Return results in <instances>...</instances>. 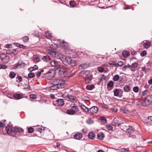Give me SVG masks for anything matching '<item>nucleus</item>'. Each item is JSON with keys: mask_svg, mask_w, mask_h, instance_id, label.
I'll list each match as a JSON object with an SVG mask.
<instances>
[{"mask_svg": "<svg viewBox=\"0 0 152 152\" xmlns=\"http://www.w3.org/2000/svg\"><path fill=\"white\" fill-rule=\"evenodd\" d=\"M42 77L47 79L50 80L54 77L55 76V71L51 69L49 70L46 73L42 74Z\"/></svg>", "mask_w": 152, "mask_h": 152, "instance_id": "obj_1", "label": "nucleus"}, {"mask_svg": "<svg viewBox=\"0 0 152 152\" xmlns=\"http://www.w3.org/2000/svg\"><path fill=\"white\" fill-rule=\"evenodd\" d=\"M79 109L77 106L74 105L71 107V109L66 110V113L69 115H74L78 113Z\"/></svg>", "mask_w": 152, "mask_h": 152, "instance_id": "obj_2", "label": "nucleus"}, {"mask_svg": "<svg viewBox=\"0 0 152 152\" xmlns=\"http://www.w3.org/2000/svg\"><path fill=\"white\" fill-rule=\"evenodd\" d=\"M53 82L59 88H64L65 85V81L62 79H58L54 80Z\"/></svg>", "mask_w": 152, "mask_h": 152, "instance_id": "obj_3", "label": "nucleus"}, {"mask_svg": "<svg viewBox=\"0 0 152 152\" xmlns=\"http://www.w3.org/2000/svg\"><path fill=\"white\" fill-rule=\"evenodd\" d=\"M0 59L2 63L6 64L9 61L10 57L6 54L1 53H0Z\"/></svg>", "mask_w": 152, "mask_h": 152, "instance_id": "obj_4", "label": "nucleus"}, {"mask_svg": "<svg viewBox=\"0 0 152 152\" xmlns=\"http://www.w3.org/2000/svg\"><path fill=\"white\" fill-rule=\"evenodd\" d=\"M64 64L67 65L70 64L72 66H75L77 65V63L74 60H72L69 57H66L63 63Z\"/></svg>", "mask_w": 152, "mask_h": 152, "instance_id": "obj_5", "label": "nucleus"}, {"mask_svg": "<svg viewBox=\"0 0 152 152\" xmlns=\"http://www.w3.org/2000/svg\"><path fill=\"white\" fill-rule=\"evenodd\" d=\"M152 103V95H149L147 96L144 101L143 104H145V106H147Z\"/></svg>", "mask_w": 152, "mask_h": 152, "instance_id": "obj_6", "label": "nucleus"}, {"mask_svg": "<svg viewBox=\"0 0 152 152\" xmlns=\"http://www.w3.org/2000/svg\"><path fill=\"white\" fill-rule=\"evenodd\" d=\"M66 57V56H63L59 52H56L54 58L56 59H60L64 63Z\"/></svg>", "mask_w": 152, "mask_h": 152, "instance_id": "obj_7", "label": "nucleus"}, {"mask_svg": "<svg viewBox=\"0 0 152 152\" xmlns=\"http://www.w3.org/2000/svg\"><path fill=\"white\" fill-rule=\"evenodd\" d=\"M23 131V129L21 127H13L12 130V135H20Z\"/></svg>", "mask_w": 152, "mask_h": 152, "instance_id": "obj_8", "label": "nucleus"}, {"mask_svg": "<svg viewBox=\"0 0 152 152\" xmlns=\"http://www.w3.org/2000/svg\"><path fill=\"white\" fill-rule=\"evenodd\" d=\"M60 44L62 48L66 50H69L70 48V47L68 45V44L64 41L61 42Z\"/></svg>", "mask_w": 152, "mask_h": 152, "instance_id": "obj_9", "label": "nucleus"}, {"mask_svg": "<svg viewBox=\"0 0 152 152\" xmlns=\"http://www.w3.org/2000/svg\"><path fill=\"white\" fill-rule=\"evenodd\" d=\"M24 64L21 61H20L18 62L14 66L13 69H16L18 68H20L23 67L24 66Z\"/></svg>", "mask_w": 152, "mask_h": 152, "instance_id": "obj_10", "label": "nucleus"}, {"mask_svg": "<svg viewBox=\"0 0 152 152\" xmlns=\"http://www.w3.org/2000/svg\"><path fill=\"white\" fill-rule=\"evenodd\" d=\"M13 129V128L12 126L8 125L5 128V130L7 133L11 136H12V135Z\"/></svg>", "mask_w": 152, "mask_h": 152, "instance_id": "obj_11", "label": "nucleus"}, {"mask_svg": "<svg viewBox=\"0 0 152 152\" xmlns=\"http://www.w3.org/2000/svg\"><path fill=\"white\" fill-rule=\"evenodd\" d=\"M75 139L80 140L83 137V135L81 133L79 132H76L73 135Z\"/></svg>", "mask_w": 152, "mask_h": 152, "instance_id": "obj_12", "label": "nucleus"}, {"mask_svg": "<svg viewBox=\"0 0 152 152\" xmlns=\"http://www.w3.org/2000/svg\"><path fill=\"white\" fill-rule=\"evenodd\" d=\"M56 104L58 106L62 107L64 104V102L63 99H58L55 102Z\"/></svg>", "mask_w": 152, "mask_h": 152, "instance_id": "obj_13", "label": "nucleus"}, {"mask_svg": "<svg viewBox=\"0 0 152 152\" xmlns=\"http://www.w3.org/2000/svg\"><path fill=\"white\" fill-rule=\"evenodd\" d=\"M50 64L52 66L56 67L57 69H58L60 67L62 66L58 64V63L54 60L51 61H50Z\"/></svg>", "mask_w": 152, "mask_h": 152, "instance_id": "obj_14", "label": "nucleus"}, {"mask_svg": "<svg viewBox=\"0 0 152 152\" xmlns=\"http://www.w3.org/2000/svg\"><path fill=\"white\" fill-rule=\"evenodd\" d=\"M98 110V107L96 106L92 107L89 109V112L92 114L96 113Z\"/></svg>", "mask_w": 152, "mask_h": 152, "instance_id": "obj_15", "label": "nucleus"}, {"mask_svg": "<svg viewBox=\"0 0 152 152\" xmlns=\"http://www.w3.org/2000/svg\"><path fill=\"white\" fill-rule=\"evenodd\" d=\"M143 47L145 49L149 48L151 45V43L148 41L145 40L143 42Z\"/></svg>", "mask_w": 152, "mask_h": 152, "instance_id": "obj_16", "label": "nucleus"}, {"mask_svg": "<svg viewBox=\"0 0 152 152\" xmlns=\"http://www.w3.org/2000/svg\"><path fill=\"white\" fill-rule=\"evenodd\" d=\"M123 79V78L121 77H119L118 75H116L114 76L113 78V80L115 81H118V82H121Z\"/></svg>", "mask_w": 152, "mask_h": 152, "instance_id": "obj_17", "label": "nucleus"}, {"mask_svg": "<svg viewBox=\"0 0 152 152\" xmlns=\"http://www.w3.org/2000/svg\"><path fill=\"white\" fill-rule=\"evenodd\" d=\"M114 82L112 81H110L107 84V89L108 90H110L114 86Z\"/></svg>", "mask_w": 152, "mask_h": 152, "instance_id": "obj_18", "label": "nucleus"}, {"mask_svg": "<svg viewBox=\"0 0 152 152\" xmlns=\"http://www.w3.org/2000/svg\"><path fill=\"white\" fill-rule=\"evenodd\" d=\"M59 68L60 69L59 70V75H64L65 73H66V71L68 72V69H67L66 70L64 69L61 67Z\"/></svg>", "mask_w": 152, "mask_h": 152, "instance_id": "obj_19", "label": "nucleus"}, {"mask_svg": "<svg viewBox=\"0 0 152 152\" xmlns=\"http://www.w3.org/2000/svg\"><path fill=\"white\" fill-rule=\"evenodd\" d=\"M117 118H115L113 122V124L116 126H119L121 124V122L117 120Z\"/></svg>", "mask_w": 152, "mask_h": 152, "instance_id": "obj_20", "label": "nucleus"}, {"mask_svg": "<svg viewBox=\"0 0 152 152\" xmlns=\"http://www.w3.org/2000/svg\"><path fill=\"white\" fill-rule=\"evenodd\" d=\"M128 128L124 130V131H127L128 133H132L134 131V128L131 126H128Z\"/></svg>", "mask_w": 152, "mask_h": 152, "instance_id": "obj_21", "label": "nucleus"}, {"mask_svg": "<svg viewBox=\"0 0 152 152\" xmlns=\"http://www.w3.org/2000/svg\"><path fill=\"white\" fill-rule=\"evenodd\" d=\"M13 97L15 99H19L23 97V96L22 94H20L18 93L14 94L13 95Z\"/></svg>", "mask_w": 152, "mask_h": 152, "instance_id": "obj_22", "label": "nucleus"}, {"mask_svg": "<svg viewBox=\"0 0 152 152\" xmlns=\"http://www.w3.org/2000/svg\"><path fill=\"white\" fill-rule=\"evenodd\" d=\"M104 135L102 132H99L97 134V138L100 140H103L104 137Z\"/></svg>", "mask_w": 152, "mask_h": 152, "instance_id": "obj_23", "label": "nucleus"}, {"mask_svg": "<svg viewBox=\"0 0 152 152\" xmlns=\"http://www.w3.org/2000/svg\"><path fill=\"white\" fill-rule=\"evenodd\" d=\"M92 77L86 76L85 78V80L86 84H89L90 83L92 80Z\"/></svg>", "mask_w": 152, "mask_h": 152, "instance_id": "obj_24", "label": "nucleus"}, {"mask_svg": "<svg viewBox=\"0 0 152 152\" xmlns=\"http://www.w3.org/2000/svg\"><path fill=\"white\" fill-rule=\"evenodd\" d=\"M63 97L65 98H67L70 99L72 101H74L75 100V97L70 94H68L67 96H63Z\"/></svg>", "mask_w": 152, "mask_h": 152, "instance_id": "obj_25", "label": "nucleus"}, {"mask_svg": "<svg viewBox=\"0 0 152 152\" xmlns=\"http://www.w3.org/2000/svg\"><path fill=\"white\" fill-rule=\"evenodd\" d=\"M45 37L51 40L53 39V36L51 34L48 32H46L45 34Z\"/></svg>", "mask_w": 152, "mask_h": 152, "instance_id": "obj_26", "label": "nucleus"}, {"mask_svg": "<svg viewBox=\"0 0 152 152\" xmlns=\"http://www.w3.org/2000/svg\"><path fill=\"white\" fill-rule=\"evenodd\" d=\"M33 61L36 63H38L39 61L40 60L39 58V57L37 55H35L33 56Z\"/></svg>", "mask_w": 152, "mask_h": 152, "instance_id": "obj_27", "label": "nucleus"}, {"mask_svg": "<svg viewBox=\"0 0 152 152\" xmlns=\"http://www.w3.org/2000/svg\"><path fill=\"white\" fill-rule=\"evenodd\" d=\"M81 107L84 112L87 113L89 111V109L83 104H81Z\"/></svg>", "mask_w": 152, "mask_h": 152, "instance_id": "obj_28", "label": "nucleus"}, {"mask_svg": "<svg viewBox=\"0 0 152 152\" xmlns=\"http://www.w3.org/2000/svg\"><path fill=\"white\" fill-rule=\"evenodd\" d=\"M95 136V135L93 132H91L88 133V137L90 139H94V138Z\"/></svg>", "mask_w": 152, "mask_h": 152, "instance_id": "obj_29", "label": "nucleus"}, {"mask_svg": "<svg viewBox=\"0 0 152 152\" xmlns=\"http://www.w3.org/2000/svg\"><path fill=\"white\" fill-rule=\"evenodd\" d=\"M42 59L45 61L48 62L51 60V58L48 56H44L42 58Z\"/></svg>", "mask_w": 152, "mask_h": 152, "instance_id": "obj_30", "label": "nucleus"}, {"mask_svg": "<svg viewBox=\"0 0 152 152\" xmlns=\"http://www.w3.org/2000/svg\"><path fill=\"white\" fill-rule=\"evenodd\" d=\"M122 55L124 57H128L130 55L129 52L128 51H123L122 53Z\"/></svg>", "mask_w": 152, "mask_h": 152, "instance_id": "obj_31", "label": "nucleus"}, {"mask_svg": "<svg viewBox=\"0 0 152 152\" xmlns=\"http://www.w3.org/2000/svg\"><path fill=\"white\" fill-rule=\"evenodd\" d=\"M50 88L51 90H56L58 89L59 88L55 84L54 82H53V85L50 86Z\"/></svg>", "mask_w": 152, "mask_h": 152, "instance_id": "obj_32", "label": "nucleus"}, {"mask_svg": "<svg viewBox=\"0 0 152 152\" xmlns=\"http://www.w3.org/2000/svg\"><path fill=\"white\" fill-rule=\"evenodd\" d=\"M95 86L93 84L88 85L86 87L87 90H91L94 88Z\"/></svg>", "mask_w": 152, "mask_h": 152, "instance_id": "obj_33", "label": "nucleus"}, {"mask_svg": "<svg viewBox=\"0 0 152 152\" xmlns=\"http://www.w3.org/2000/svg\"><path fill=\"white\" fill-rule=\"evenodd\" d=\"M47 51L48 53H49L50 54L52 55L53 57L54 58V57L56 51L52 50H50L48 49L47 50Z\"/></svg>", "mask_w": 152, "mask_h": 152, "instance_id": "obj_34", "label": "nucleus"}, {"mask_svg": "<svg viewBox=\"0 0 152 152\" xmlns=\"http://www.w3.org/2000/svg\"><path fill=\"white\" fill-rule=\"evenodd\" d=\"M16 81L18 83H20L22 81V78L21 76L18 75H17L16 78Z\"/></svg>", "mask_w": 152, "mask_h": 152, "instance_id": "obj_35", "label": "nucleus"}, {"mask_svg": "<svg viewBox=\"0 0 152 152\" xmlns=\"http://www.w3.org/2000/svg\"><path fill=\"white\" fill-rule=\"evenodd\" d=\"M124 91L128 92L130 91V88L129 86L125 85L124 87Z\"/></svg>", "mask_w": 152, "mask_h": 152, "instance_id": "obj_36", "label": "nucleus"}, {"mask_svg": "<svg viewBox=\"0 0 152 152\" xmlns=\"http://www.w3.org/2000/svg\"><path fill=\"white\" fill-rule=\"evenodd\" d=\"M15 51V50L12 49H8L6 50V53L8 54H12L14 53Z\"/></svg>", "mask_w": 152, "mask_h": 152, "instance_id": "obj_37", "label": "nucleus"}, {"mask_svg": "<svg viewBox=\"0 0 152 152\" xmlns=\"http://www.w3.org/2000/svg\"><path fill=\"white\" fill-rule=\"evenodd\" d=\"M16 75V74L14 72H10L9 74V77L11 78H15Z\"/></svg>", "mask_w": 152, "mask_h": 152, "instance_id": "obj_38", "label": "nucleus"}, {"mask_svg": "<svg viewBox=\"0 0 152 152\" xmlns=\"http://www.w3.org/2000/svg\"><path fill=\"white\" fill-rule=\"evenodd\" d=\"M119 90L118 89H115L114 90V95L115 96H118Z\"/></svg>", "mask_w": 152, "mask_h": 152, "instance_id": "obj_39", "label": "nucleus"}, {"mask_svg": "<svg viewBox=\"0 0 152 152\" xmlns=\"http://www.w3.org/2000/svg\"><path fill=\"white\" fill-rule=\"evenodd\" d=\"M69 5L72 7H75L76 5V2L74 1H71L69 2Z\"/></svg>", "mask_w": 152, "mask_h": 152, "instance_id": "obj_40", "label": "nucleus"}, {"mask_svg": "<svg viewBox=\"0 0 152 152\" xmlns=\"http://www.w3.org/2000/svg\"><path fill=\"white\" fill-rule=\"evenodd\" d=\"M35 76V75L34 73L30 72L28 74V76L29 78H32L34 77Z\"/></svg>", "mask_w": 152, "mask_h": 152, "instance_id": "obj_41", "label": "nucleus"}, {"mask_svg": "<svg viewBox=\"0 0 152 152\" xmlns=\"http://www.w3.org/2000/svg\"><path fill=\"white\" fill-rule=\"evenodd\" d=\"M88 65L86 64H83L81 65H80V67H81L83 69H85L87 67H88Z\"/></svg>", "mask_w": 152, "mask_h": 152, "instance_id": "obj_42", "label": "nucleus"}, {"mask_svg": "<svg viewBox=\"0 0 152 152\" xmlns=\"http://www.w3.org/2000/svg\"><path fill=\"white\" fill-rule=\"evenodd\" d=\"M34 128L32 127H29L28 129V132L29 133H32L34 132Z\"/></svg>", "mask_w": 152, "mask_h": 152, "instance_id": "obj_43", "label": "nucleus"}, {"mask_svg": "<svg viewBox=\"0 0 152 152\" xmlns=\"http://www.w3.org/2000/svg\"><path fill=\"white\" fill-rule=\"evenodd\" d=\"M44 71V70L43 69H41L40 71L37 72L36 74V76H37V77H39L41 75V73L43 72Z\"/></svg>", "mask_w": 152, "mask_h": 152, "instance_id": "obj_44", "label": "nucleus"}, {"mask_svg": "<svg viewBox=\"0 0 152 152\" xmlns=\"http://www.w3.org/2000/svg\"><path fill=\"white\" fill-rule=\"evenodd\" d=\"M22 40L25 42H27L29 38L28 36H25L22 38Z\"/></svg>", "mask_w": 152, "mask_h": 152, "instance_id": "obj_45", "label": "nucleus"}, {"mask_svg": "<svg viewBox=\"0 0 152 152\" xmlns=\"http://www.w3.org/2000/svg\"><path fill=\"white\" fill-rule=\"evenodd\" d=\"M7 66L6 65L0 64V69H5L7 68Z\"/></svg>", "mask_w": 152, "mask_h": 152, "instance_id": "obj_46", "label": "nucleus"}, {"mask_svg": "<svg viewBox=\"0 0 152 152\" xmlns=\"http://www.w3.org/2000/svg\"><path fill=\"white\" fill-rule=\"evenodd\" d=\"M86 122L88 124H91L93 123V121L90 118H89L86 120Z\"/></svg>", "mask_w": 152, "mask_h": 152, "instance_id": "obj_47", "label": "nucleus"}, {"mask_svg": "<svg viewBox=\"0 0 152 152\" xmlns=\"http://www.w3.org/2000/svg\"><path fill=\"white\" fill-rule=\"evenodd\" d=\"M107 129L109 130H112L113 129V127L111 125L109 124L106 125Z\"/></svg>", "mask_w": 152, "mask_h": 152, "instance_id": "obj_48", "label": "nucleus"}, {"mask_svg": "<svg viewBox=\"0 0 152 152\" xmlns=\"http://www.w3.org/2000/svg\"><path fill=\"white\" fill-rule=\"evenodd\" d=\"M44 130V128H38L37 129V131L38 132H39L40 133L43 132Z\"/></svg>", "mask_w": 152, "mask_h": 152, "instance_id": "obj_49", "label": "nucleus"}, {"mask_svg": "<svg viewBox=\"0 0 152 152\" xmlns=\"http://www.w3.org/2000/svg\"><path fill=\"white\" fill-rule=\"evenodd\" d=\"M147 54V52L145 50L142 51L140 53V55L141 56L143 57L145 56Z\"/></svg>", "mask_w": 152, "mask_h": 152, "instance_id": "obj_50", "label": "nucleus"}, {"mask_svg": "<svg viewBox=\"0 0 152 152\" xmlns=\"http://www.w3.org/2000/svg\"><path fill=\"white\" fill-rule=\"evenodd\" d=\"M97 69L100 72H103L104 70V69L102 67H98L97 68Z\"/></svg>", "mask_w": 152, "mask_h": 152, "instance_id": "obj_51", "label": "nucleus"}, {"mask_svg": "<svg viewBox=\"0 0 152 152\" xmlns=\"http://www.w3.org/2000/svg\"><path fill=\"white\" fill-rule=\"evenodd\" d=\"M133 91L135 93H137L139 91V88L137 86L134 87L133 88Z\"/></svg>", "mask_w": 152, "mask_h": 152, "instance_id": "obj_52", "label": "nucleus"}, {"mask_svg": "<svg viewBox=\"0 0 152 152\" xmlns=\"http://www.w3.org/2000/svg\"><path fill=\"white\" fill-rule=\"evenodd\" d=\"M138 64L137 63L135 62L132 63L131 65V67L132 68H136Z\"/></svg>", "mask_w": 152, "mask_h": 152, "instance_id": "obj_53", "label": "nucleus"}, {"mask_svg": "<svg viewBox=\"0 0 152 152\" xmlns=\"http://www.w3.org/2000/svg\"><path fill=\"white\" fill-rule=\"evenodd\" d=\"M30 97L33 99H35L37 98L35 94H31L30 95Z\"/></svg>", "mask_w": 152, "mask_h": 152, "instance_id": "obj_54", "label": "nucleus"}, {"mask_svg": "<svg viewBox=\"0 0 152 152\" xmlns=\"http://www.w3.org/2000/svg\"><path fill=\"white\" fill-rule=\"evenodd\" d=\"M124 64V62L122 61H119L117 63V64L118 66L122 67Z\"/></svg>", "mask_w": 152, "mask_h": 152, "instance_id": "obj_55", "label": "nucleus"}, {"mask_svg": "<svg viewBox=\"0 0 152 152\" xmlns=\"http://www.w3.org/2000/svg\"><path fill=\"white\" fill-rule=\"evenodd\" d=\"M121 111L125 113H127L128 111L127 110H126L125 109L124 107H122L121 108Z\"/></svg>", "mask_w": 152, "mask_h": 152, "instance_id": "obj_56", "label": "nucleus"}, {"mask_svg": "<svg viewBox=\"0 0 152 152\" xmlns=\"http://www.w3.org/2000/svg\"><path fill=\"white\" fill-rule=\"evenodd\" d=\"M108 64L110 65H116L115 62L114 61H111L108 62Z\"/></svg>", "mask_w": 152, "mask_h": 152, "instance_id": "obj_57", "label": "nucleus"}, {"mask_svg": "<svg viewBox=\"0 0 152 152\" xmlns=\"http://www.w3.org/2000/svg\"><path fill=\"white\" fill-rule=\"evenodd\" d=\"M138 136V134H136V135H133L132 134H129V136L130 137H133V138H136V137H137Z\"/></svg>", "mask_w": 152, "mask_h": 152, "instance_id": "obj_58", "label": "nucleus"}, {"mask_svg": "<svg viewBox=\"0 0 152 152\" xmlns=\"http://www.w3.org/2000/svg\"><path fill=\"white\" fill-rule=\"evenodd\" d=\"M111 110L113 112L115 113L118 111L117 109L115 107H114L111 109Z\"/></svg>", "mask_w": 152, "mask_h": 152, "instance_id": "obj_59", "label": "nucleus"}, {"mask_svg": "<svg viewBox=\"0 0 152 152\" xmlns=\"http://www.w3.org/2000/svg\"><path fill=\"white\" fill-rule=\"evenodd\" d=\"M5 126V124L2 122H0V127H4Z\"/></svg>", "mask_w": 152, "mask_h": 152, "instance_id": "obj_60", "label": "nucleus"}, {"mask_svg": "<svg viewBox=\"0 0 152 152\" xmlns=\"http://www.w3.org/2000/svg\"><path fill=\"white\" fill-rule=\"evenodd\" d=\"M148 92V90H146L142 92V94L143 96H144Z\"/></svg>", "mask_w": 152, "mask_h": 152, "instance_id": "obj_61", "label": "nucleus"}, {"mask_svg": "<svg viewBox=\"0 0 152 152\" xmlns=\"http://www.w3.org/2000/svg\"><path fill=\"white\" fill-rule=\"evenodd\" d=\"M102 118H103V119H101L102 120V121L105 124L107 122L106 118L104 117H103Z\"/></svg>", "mask_w": 152, "mask_h": 152, "instance_id": "obj_62", "label": "nucleus"}, {"mask_svg": "<svg viewBox=\"0 0 152 152\" xmlns=\"http://www.w3.org/2000/svg\"><path fill=\"white\" fill-rule=\"evenodd\" d=\"M24 88L26 89H28L29 88V86L27 84H26L24 85Z\"/></svg>", "mask_w": 152, "mask_h": 152, "instance_id": "obj_63", "label": "nucleus"}, {"mask_svg": "<svg viewBox=\"0 0 152 152\" xmlns=\"http://www.w3.org/2000/svg\"><path fill=\"white\" fill-rule=\"evenodd\" d=\"M148 121H152V116H148Z\"/></svg>", "mask_w": 152, "mask_h": 152, "instance_id": "obj_64", "label": "nucleus"}]
</instances>
